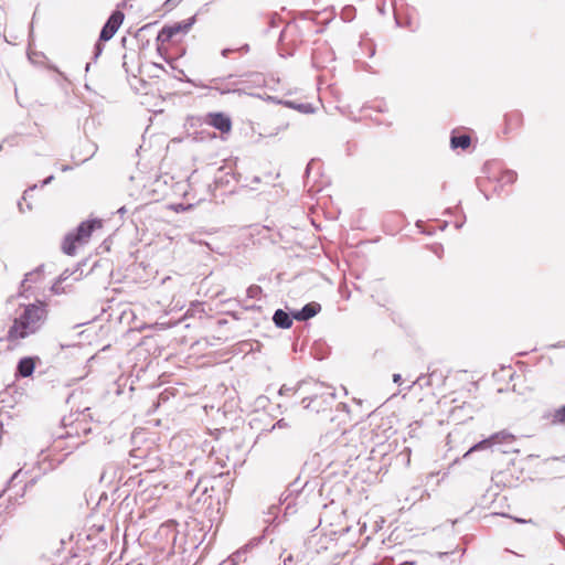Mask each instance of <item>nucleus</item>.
Instances as JSON below:
<instances>
[{
    "instance_id": "27",
    "label": "nucleus",
    "mask_w": 565,
    "mask_h": 565,
    "mask_svg": "<svg viewBox=\"0 0 565 565\" xmlns=\"http://www.w3.org/2000/svg\"><path fill=\"white\" fill-rule=\"evenodd\" d=\"M34 275L35 274H33V273L26 274L24 281H29L31 279V277H33Z\"/></svg>"
},
{
    "instance_id": "23",
    "label": "nucleus",
    "mask_w": 565,
    "mask_h": 565,
    "mask_svg": "<svg viewBox=\"0 0 565 565\" xmlns=\"http://www.w3.org/2000/svg\"><path fill=\"white\" fill-rule=\"evenodd\" d=\"M393 381H394V383L399 384V383H401V381H402V376H401L399 374H394V376H393Z\"/></svg>"
},
{
    "instance_id": "9",
    "label": "nucleus",
    "mask_w": 565,
    "mask_h": 565,
    "mask_svg": "<svg viewBox=\"0 0 565 565\" xmlns=\"http://www.w3.org/2000/svg\"><path fill=\"white\" fill-rule=\"evenodd\" d=\"M35 367V361L33 358H23L18 363V373L22 377L32 375Z\"/></svg>"
},
{
    "instance_id": "24",
    "label": "nucleus",
    "mask_w": 565,
    "mask_h": 565,
    "mask_svg": "<svg viewBox=\"0 0 565 565\" xmlns=\"http://www.w3.org/2000/svg\"><path fill=\"white\" fill-rule=\"evenodd\" d=\"M102 52V46H100V43H97L96 44V53H95V56H98Z\"/></svg>"
},
{
    "instance_id": "28",
    "label": "nucleus",
    "mask_w": 565,
    "mask_h": 565,
    "mask_svg": "<svg viewBox=\"0 0 565 565\" xmlns=\"http://www.w3.org/2000/svg\"><path fill=\"white\" fill-rule=\"evenodd\" d=\"M60 279H61V280H65V279H66V271H64L63 274H61Z\"/></svg>"
},
{
    "instance_id": "33",
    "label": "nucleus",
    "mask_w": 565,
    "mask_h": 565,
    "mask_svg": "<svg viewBox=\"0 0 565 565\" xmlns=\"http://www.w3.org/2000/svg\"><path fill=\"white\" fill-rule=\"evenodd\" d=\"M169 58H171V56H169V55H164V60H166V61H167V60H169Z\"/></svg>"
},
{
    "instance_id": "26",
    "label": "nucleus",
    "mask_w": 565,
    "mask_h": 565,
    "mask_svg": "<svg viewBox=\"0 0 565 565\" xmlns=\"http://www.w3.org/2000/svg\"><path fill=\"white\" fill-rule=\"evenodd\" d=\"M53 179V175H50L49 178H46L44 181H43V185H46L49 184Z\"/></svg>"
},
{
    "instance_id": "25",
    "label": "nucleus",
    "mask_w": 565,
    "mask_h": 565,
    "mask_svg": "<svg viewBox=\"0 0 565 565\" xmlns=\"http://www.w3.org/2000/svg\"><path fill=\"white\" fill-rule=\"evenodd\" d=\"M21 473V470H18L11 478L10 482H13Z\"/></svg>"
},
{
    "instance_id": "8",
    "label": "nucleus",
    "mask_w": 565,
    "mask_h": 565,
    "mask_svg": "<svg viewBox=\"0 0 565 565\" xmlns=\"http://www.w3.org/2000/svg\"><path fill=\"white\" fill-rule=\"evenodd\" d=\"M320 310L321 306L318 302H310L301 310L294 312L292 317L298 321H306L315 317Z\"/></svg>"
},
{
    "instance_id": "14",
    "label": "nucleus",
    "mask_w": 565,
    "mask_h": 565,
    "mask_svg": "<svg viewBox=\"0 0 565 565\" xmlns=\"http://www.w3.org/2000/svg\"><path fill=\"white\" fill-rule=\"evenodd\" d=\"M288 107L299 110L303 114H311L313 113V107L310 104H297L294 102H286L285 103Z\"/></svg>"
},
{
    "instance_id": "17",
    "label": "nucleus",
    "mask_w": 565,
    "mask_h": 565,
    "mask_svg": "<svg viewBox=\"0 0 565 565\" xmlns=\"http://www.w3.org/2000/svg\"><path fill=\"white\" fill-rule=\"evenodd\" d=\"M171 38L169 36H166V38H157V50L158 52L162 55L163 54V50H166V43H168L170 41Z\"/></svg>"
},
{
    "instance_id": "21",
    "label": "nucleus",
    "mask_w": 565,
    "mask_h": 565,
    "mask_svg": "<svg viewBox=\"0 0 565 565\" xmlns=\"http://www.w3.org/2000/svg\"><path fill=\"white\" fill-rule=\"evenodd\" d=\"M513 440H514L513 435L509 434V437H499L497 444H500V443H503V441H513Z\"/></svg>"
},
{
    "instance_id": "19",
    "label": "nucleus",
    "mask_w": 565,
    "mask_h": 565,
    "mask_svg": "<svg viewBox=\"0 0 565 565\" xmlns=\"http://www.w3.org/2000/svg\"><path fill=\"white\" fill-rule=\"evenodd\" d=\"M516 179V174L513 172V171H505L503 174H502V182H505V183H513Z\"/></svg>"
},
{
    "instance_id": "10",
    "label": "nucleus",
    "mask_w": 565,
    "mask_h": 565,
    "mask_svg": "<svg viewBox=\"0 0 565 565\" xmlns=\"http://www.w3.org/2000/svg\"><path fill=\"white\" fill-rule=\"evenodd\" d=\"M273 320L278 328L288 329L292 324V319L281 309L275 311Z\"/></svg>"
},
{
    "instance_id": "32",
    "label": "nucleus",
    "mask_w": 565,
    "mask_h": 565,
    "mask_svg": "<svg viewBox=\"0 0 565 565\" xmlns=\"http://www.w3.org/2000/svg\"><path fill=\"white\" fill-rule=\"evenodd\" d=\"M329 396H330V398H332V399L334 398V394H333V393H330V394H329Z\"/></svg>"
},
{
    "instance_id": "3",
    "label": "nucleus",
    "mask_w": 565,
    "mask_h": 565,
    "mask_svg": "<svg viewBox=\"0 0 565 565\" xmlns=\"http://www.w3.org/2000/svg\"><path fill=\"white\" fill-rule=\"evenodd\" d=\"M79 430L84 434H87L90 431V428L86 427V425H83L82 422H78L75 425L71 424L70 429H67L64 434H61L54 441V448L64 449L62 446V440L68 439L71 440L67 446L68 452H71L73 449H76L82 444L79 440Z\"/></svg>"
},
{
    "instance_id": "16",
    "label": "nucleus",
    "mask_w": 565,
    "mask_h": 565,
    "mask_svg": "<svg viewBox=\"0 0 565 565\" xmlns=\"http://www.w3.org/2000/svg\"><path fill=\"white\" fill-rule=\"evenodd\" d=\"M236 51L241 52V53H245L248 51V45L245 44L239 47H226V49L222 50V55L224 57H226V56H228L230 53L236 52Z\"/></svg>"
},
{
    "instance_id": "29",
    "label": "nucleus",
    "mask_w": 565,
    "mask_h": 565,
    "mask_svg": "<svg viewBox=\"0 0 565 565\" xmlns=\"http://www.w3.org/2000/svg\"><path fill=\"white\" fill-rule=\"evenodd\" d=\"M126 40H127V38H126V36H122V38H121V44H122V46H125Z\"/></svg>"
},
{
    "instance_id": "4",
    "label": "nucleus",
    "mask_w": 565,
    "mask_h": 565,
    "mask_svg": "<svg viewBox=\"0 0 565 565\" xmlns=\"http://www.w3.org/2000/svg\"><path fill=\"white\" fill-rule=\"evenodd\" d=\"M205 122L221 132H230L232 129L231 118L223 113H211L206 115Z\"/></svg>"
},
{
    "instance_id": "11",
    "label": "nucleus",
    "mask_w": 565,
    "mask_h": 565,
    "mask_svg": "<svg viewBox=\"0 0 565 565\" xmlns=\"http://www.w3.org/2000/svg\"><path fill=\"white\" fill-rule=\"evenodd\" d=\"M28 58L34 65H43L45 63V55L42 52L35 51L32 43L28 46Z\"/></svg>"
},
{
    "instance_id": "22",
    "label": "nucleus",
    "mask_w": 565,
    "mask_h": 565,
    "mask_svg": "<svg viewBox=\"0 0 565 565\" xmlns=\"http://www.w3.org/2000/svg\"><path fill=\"white\" fill-rule=\"evenodd\" d=\"M244 554H245V552H241V551H239V552L235 553V554L232 556V559H231V561H232L233 563H236V562L242 557V555H244Z\"/></svg>"
},
{
    "instance_id": "2",
    "label": "nucleus",
    "mask_w": 565,
    "mask_h": 565,
    "mask_svg": "<svg viewBox=\"0 0 565 565\" xmlns=\"http://www.w3.org/2000/svg\"><path fill=\"white\" fill-rule=\"evenodd\" d=\"M102 227V221H86L78 225L75 233L65 236L62 249L66 255L73 256L76 253L77 245L86 244L95 228Z\"/></svg>"
},
{
    "instance_id": "30",
    "label": "nucleus",
    "mask_w": 565,
    "mask_h": 565,
    "mask_svg": "<svg viewBox=\"0 0 565 565\" xmlns=\"http://www.w3.org/2000/svg\"><path fill=\"white\" fill-rule=\"evenodd\" d=\"M137 452H138V450H132V456H135V457H140V455H139V454H137Z\"/></svg>"
},
{
    "instance_id": "6",
    "label": "nucleus",
    "mask_w": 565,
    "mask_h": 565,
    "mask_svg": "<svg viewBox=\"0 0 565 565\" xmlns=\"http://www.w3.org/2000/svg\"><path fill=\"white\" fill-rule=\"evenodd\" d=\"M192 23H193V18L188 19V20L182 21V22L173 23L171 25L164 26L161 30V32L159 33V35L172 36V35H177L179 33H186V32H189Z\"/></svg>"
},
{
    "instance_id": "20",
    "label": "nucleus",
    "mask_w": 565,
    "mask_h": 565,
    "mask_svg": "<svg viewBox=\"0 0 565 565\" xmlns=\"http://www.w3.org/2000/svg\"><path fill=\"white\" fill-rule=\"evenodd\" d=\"M213 83L215 84L214 88L220 90L222 94L230 93L232 90L228 87H226V88L223 87V79L216 78V79H213Z\"/></svg>"
},
{
    "instance_id": "5",
    "label": "nucleus",
    "mask_w": 565,
    "mask_h": 565,
    "mask_svg": "<svg viewBox=\"0 0 565 565\" xmlns=\"http://www.w3.org/2000/svg\"><path fill=\"white\" fill-rule=\"evenodd\" d=\"M124 20L125 14L120 10L114 11L104 25L99 35H114L119 30Z\"/></svg>"
},
{
    "instance_id": "12",
    "label": "nucleus",
    "mask_w": 565,
    "mask_h": 565,
    "mask_svg": "<svg viewBox=\"0 0 565 565\" xmlns=\"http://www.w3.org/2000/svg\"><path fill=\"white\" fill-rule=\"evenodd\" d=\"M470 137L468 135L452 136L450 139L451 148L467 149L470 146Z\"/></svg>"
},
{
    "instance_id": "13",
    "label": "nucleus",
    "mask_w": 565,
    "mask_h": 565,
    "mask_svg": "<svg viewBox=\"0 0 565 565\" xmlns=\"http://www.w3.org/2000/svg\"><path fill=\"white\" fill-rule=\"evenodd\" d=\"M551 423L556 425H565V405L554 411L553 414H551Z\"/></svg>"
},
{
    "instance_id": "18",
    "label": "nucleus",
    "mask_w": 565,
    "mask_h": 565,
    "mask_svg": "<svg viewBox=\"0 0 565 565\" xmlns=\"http://www.w3.org/2000/svg\"><path fill=\"white\" fill-rule=\"evenodd\" d=\"M262 294V288L259 286L253 285L247 289V296L249 298H257Z\"/></svg>"
},
{
    "instance_id": "31",
    "label": "nucleus",
    "mask_w": 565,
    "mask_h": 565,
    "mask_svg": "<svg viewBox=\"0 0 565 565\" xmlns=\"http://www.w3.org/2000/svg\"><path fill=\"white\" fill-rule=\"evenodd\" d=\"M100 40H104V41H108L110 38L108 36H105V38H99Z\"/></svg>"
},
{
    "instance_id": "7",
    "label": "nucleus",
    "mask_w": 565,
    "mask_h": 565,
    "mask_svg": "<svg viewBox=\"0 0 565 565\" xmlns=\"http://www.w3.org/2000/svg\"><path fill=\"white\" fill-rule=\"evenodd\" d=\"M499 437H509V433L507 431H500L495 433L492 436H490L487 439H483L476 445H473L465 455L463 458H467L470 454L478 450H483L488 447H491L492 445H495L498 443Z\"/></svg>"
},
{
    "instance_id": "1",
    "label": "nucleus",
    "mask_w": 565,
    "mask_h": 565,
    "mask_svg": "<svg viewBox=\"0 0 565 565\" xmlns=\"http://www.w3.org/2000/svg\"><path fill=\"white\" fill-rule=\"evenodd\" d=\"M45 319V309L42 305L24 306L21 313L14 318L8 331V340L23 339L40 329Z\"/></svg>"
},
{
    "instance_id": "15",
    "label": "nucleus",
    "mask_w": 565,
    "mask_h": 565,
    "mask_svg": "<svg viewBox=\"0 0 565 565\" xmlns=\"http://www.w3.org/2000/svg\"><path fill=\"white\" fill-rule=\"evenodd\" d=\"M36 188V185L34 184L33 186L29 188L28 190L24 191L23 193V196L21 199V201L18 202V207H19V211L21 213H24L26 211H31L32 210V206L30 203H26V207L24 209L23 206V202H26V199H28V194L30 191L34 190Z\"/></svg>"
}]
</instances>
